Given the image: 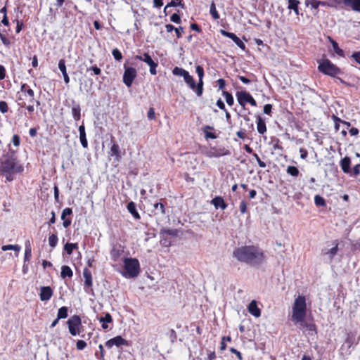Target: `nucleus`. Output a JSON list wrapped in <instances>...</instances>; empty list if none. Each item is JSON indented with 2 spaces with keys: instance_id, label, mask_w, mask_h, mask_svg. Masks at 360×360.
Wrapping results in <instances>:
<instances>
[{
  "instance_id": "obj_1",
  "label": "nucleus",
  "mask_w": 360,
  "mask_h": 360,
  "mask_svg": "<svg viewBox=\"0 0 360 360\" xmlns=\"http://www.w3.org/2000/svg\"><path fill=\"white\" fill-rule=\"evenodd\" d=\"M233 256L238 261L251 266L260 265L264 260L263 251L255 245H245L237 248L233 250Z\"/></svg>"
},
{
  "instance_id": "obj_2",
  "label": "nucleus",
  "mask_w": 360,
  "mask_h": 360,
  "mask_svg": "<svg viewBox=\"0 0 360 360\" xmlns=\"http://www.w3.org/2000/svg\"><path fill=\"white\" fill-rule=\"evenodd\" d=\"M24 170L22 165L13 155L7 154L0 160V171L21 173Z\"/></svg>"
},
{
  "instance_id": "obj_3",
  "label": "nucleus",
  "mask_w": 360,
  "mask_h": 360,
  "mask_svg": "<svg viewBox=\"0 0 360 360\" xmlns=\"http://www.w3.org/2000/svg\"><path fill=\"white\" fill-rule=\"evenodd\" d=\"M306 300L303 296H298L295 299L292 307V320L294 322L301 321L306 316Z\"/></svg>"
},
{
  "instance_id": "obj_4",
  "label": "nucleus",
  "mask_w": 360,
  "mask_h": 360,
  "mask_svg": "<svg viewBox=\"0 0 360 360\" xmlns=\"http://www.w3.org/2000/svg\"><path fill=\"white\" fill-rule=\"evenodd\" d=\"M319 66L318 70L320 72L332 77H336L337 75L342 74L341 70L334 65L328 59H321L318 60Z\"/></svg>"
},
{
  "instance_id": "obj_5",
  "label": "nucleus",
  "mask_w": 360,
  "mask_h": 360,
  "mask_svg": "<svg viewBox=\"0 0 360 360\" xmlns=\"http://www.w3.org/2000/svg\"><path fill=\"white\" fill-rule=\"evenodd\" d=\"M124 269L127 274L125 277L134 278L136 277L140 271V265L137 259L135 258H126L124 261Z\"/></svg>"
},
{
  "instance_id": "obj_6",
  "label": "nucleus",
  "mask_w": 360,
  "mask_h": 360,
  "mask_svg": "<svg viewBox=\"0 0 360 360\" xmlns=\"http://www.w3.org/2000/svg\"><path fill=\"white\" fill-rule=\"evenodd\" d=\"M236 97L238 103L243 108H245L246 103H249L252 106L257 105L256 101L249 93L246 91H238L236 93Z\"/></svg>"
},
{
  "instance_id": "obj_7",
  "label": "nucleus",
  "mask_w": 360,
  "mask_h": 360,
  "mask_svg": "<svg viewBox=\"0 0 360 360\" xmlns=\"http://www.w3.org/2000/svg\"><path fill=\"white\" fill-rule=\"evenodd\" d=\"M70 333L75 336L79 333V327L81 326V319L79 316L75 315L68 321Z\"/></svg>"
},
{
  "instance_id": "obj_8",
  "label": "nucleus",
  "mask_w": 360,
  "mask_h": 360,
  "mask_svg": "<svg viewBox=\"0 0 360 360\" xmlns=\"http://www.w3.org/2000/svg\"><path fill=\"white\" fill-rule=\"evenodd\" d=\"M124 72L123 75V82L127 86L130 87L134 79L136 77V70L134 68L124 66Z\"/></svg>"
},
{
  "instance_id": "obj_9",
  "label": "nucleus",
  "mask_w": 360,
  "mask_h": 360,
  "mask_svg": "<svg viewBox=\"0 0 360 360\" xmlns=\"http://www.w3.org/2000/svg\"><path fill=\"white\" fill-rule=\"evenodd\" d=\"M136 58L139 60L143 61L148 65L150 67V73L153 75L157 74L156 68L158 67V63L155 62L151 56L148 53H145L143 56H136Z\"/></svg>"
},
{
  "instance_id": "obj_10",
  "label": "nucleus",
  "mask_w": 360,
  "mask_h": 360,
  "mask_svg": "<svg viewBox=\"0 0 360 360\" xmlns=\"http://www.w3.org/2000/svg\"><path fill=\"white\" fill-rule=\"evenodd\" d=\"M196 73L198 75L199 80L197 84L196 94L198 96H201L203 92V77H204V70L200 65H197L195 68Z\"/></svg>"
},
{
  "instance_id": "obj_11",
  "label": "nucleus",
  "mask_w": 360,
  "mask_h": 360,
  "mask_svg": "<svg viewBox=\"0 0 360 360\" xmlns=\"http://www.w3.org/2000/svg\"><path fill=\"white\" fill-rule=\"evenodd\" d=\"M114 345L117 347H120L122 345L128 346V342L121 336L118 335L110 339L105 342V346L108 348H111Z\"/></svg>"
},
{
  "instance_id": "obj_12",
  "label": "nucleus",
  "mask_w": 360,
  "mask_h": 360,
  "mask_svg": "<svg viewBox=\"0 0 360 360\" xmlns=\"http://www.w3.org/2000/svg\"><path fill=\"white\" fill-rule=\"evenodd\" d=\"M220 32L223 36L229 37L231 39H232L239 48H240L243 50H245V44L234 33L229 32L224 30H221Z\"/></svg>"
},
{
  "instance_id": "obj_13",
  "label": "nucleus",
  "mask_w": 360,
  "mask_h": 360,
  "mask_svg": "<svg viewBox=\"0 0 360 360\" xmlns=\"http://www.w3.org/2000/svg\"><path fill=\"white\" fill-rule=\"evenodd\" d=\"M335 246L330 249H323L321 251L322 255L328 256V259L331 261L335 255L337 254L338 250V243L337 240L333 242Z\"/></svg>"
},
{
  "instance_id": "obj_14",
  "label": "nucleus",
  "mask_w": 360,
  "mask_h": 360,
  "mask_svg": "<svg viewBox=\"0 0 360 360\" xmlns=\"http://www.w3.org/2000/svg\"><path fill=\"white\" fill-rule=\"evenodd\" d=\"M53 295V290L49 286H43L40 288V299L41 301L49 300Z\"/></svg>"
},
{
  "instance_id": "obj_15",
  "label": "nucleus",
  "mask_w": 360,
  "mask_h": 360,
  "mask_svg": "<svg viewBox=\"0 0 360 360\" xmlns=\"http://www.w3.org/2000/svg\"><path fill=\"white\" fill-rule=\"evenodd\" d=\"M296 323H300V327L301 329H306L308 330V334L310 335H313L316 333V326L313 323H307L304 319L301 321H297Z\"/></svg>"
},
{
  "instance_id": "obj_16",
  "label": "nucleus",
  "mask_w": 360,
  "mask_h": 360,
  "mask_svg": "<svg viewBox=\"0 0 360 360\" xmlns=\"http://www.w3.org/2000/svg\"><path fill=\"white\" fill-rule=\"evenodd\" d=\"M109 153L110 155L115 156V161L120 162L121 160L122 153L118 144L114 143L110 148V152Z\"/></svg>"
},
{
  "instance_id": "obj_17",
  "label": "nucleus",
  "mask_w": 360,
  "mask_h": 360,
  "mask_svg": "<svg viewBox=\"0 0 360 360\" xmlns=\"http://www.w3.org/2000/svg\"><path fill=\"white\" fill-rule=\"evenodd\" d=\"M249 312L254 316L255 317H259L261 315V310L258 308L257 302L255 300H252L250 302L248 307Z\"/></svg>"
},
{
  "instance_id": "obj_18",
  "label": "nucleus",
  "mask_w": 360,
  "mask_h": 360,
  "mask_svg": "<svg viewBox=\"0 0 360 360\" xmlns=\"http://www.w3.org/2000/svg\"><path fill=\"white\" fill-rule=\"evenodd\" d=\"M79 132L81 144L84 148H86L88 147V141L86 136L85 127L84 124L79 127Z\"/></svg>"
},
{
  "instance_id": "obj_19",
  "label": "nucleus",
  "mask_w": 360,
  "mask_h": 360,
  "mask_svg": "<svg viewBox=\"0 0 360 360\" xmlns=\"http://www.w3.org/2000/svg\"><path fill=\"white\" fill-rule=\"evenodd\" d=\"M343 4L346 6H350L353 11L360 13V0H343Z\"/></svg>"
},
{
  "instance_id": "obj_20",
  "label": "nucleus",
  "mask_w": 360,
  "mask_h": 360,
  "mask_svg": "<svg viewBox=\"0 0 360 360\" xmlns=\"http://www.w3.org/2000/svg\"><path fill=\"white\" fill-rule=\"evenodd\" d=\"M211 202L216 209L221 208L222 210H225L227 206L224 199L219 196L214 198Z\"/></svg>"
},
{
  "instance_id": "obj_21",
  "label": "nucleus",
  "mask_w": 360,
  "mask_h": 360,
  "mask_svg": "<svg viewBox=\"0 0 360 360\" xmlns=\"http://www.w3.org/2000/svg\"><path fill=\"white\" fill-rule=\"evenodd\" d=\"M351 160L348 157H345L340 160V167L344 173L348 174L350 172Z\"/></svg>"
},
{
  "instance_id": "obj_22",
  "label": "nucleus",
  "mask_w": 360,
  "mask_h": 360,
  "mask_svg": "<svg viewBox=\"0 0 360 360\" xmlns=\"http://www.w3.org/2000/svg\"><path fill=\"white\" fill-rule=\"evenodd\" d=\"M155 215L160 214L164 216L165 214V207L162 202H156L153 204V210L152 211Z\"/></svg>"
},
{
  "instance_id": "obj_23",
  "label": "nucleus",
  "mask_w": 360,
  "mask_h": 360,
  "mask_svg": "<svg viewBox=\"0 0 360 360\" xmlns=\"http://www.w3.org/2000/svg\"><path fill=\"white\" fill-rule=\"evenodd\" d=\"M257 129L259 134H264L266 131V127L265 122L259 116H257Z\"/></svg>"
},
{
  "instance_id": "obj_24",
  "label": "nucleus",
  "mask_w": 360,
  "mask_h": 360,
  "mask_svg": "<svg viewBox=\"0 0 360 360\" xmlns=\"http://www.w3.org/2000/svg\"><path fill=\"white\" fill-rule=\"evenodd\" d=\"M288 8L292 10L296 15H300L299 4H300L299 0H288Z\"/></svg>"
},
{
  "instance_id": "obj_25",
  "label": "nucleus",
  "mask_w": 360,
  "mask_h": 360,
  "mask_svg": "<svg viewBox=\"0 0 360 360\" xmlns=\"http://www.w3.org/2000/svg\"><path fill=\"white\" fill-rule=\"evenodd\" d=\"M58 68L59 70H60V72H62L63 75V78H64V81L66 84L69 83L70 82V78H69V76L66 72V66H65V60L63 59H61L59 60V63H58Z\"/></svg>"
},
{
  "instance_id": "obj_26",
  "label": "nucleus",
  "mask_w": 360,
  "mask_h": 360,
  "mask_svg": "<svg viewBox=\"0 0 360 360\" xmlns=\"http://www.w3.org/2000/svg\"><path fill=\"white\" fill-rule=\"evenodd\" d=\"M127 210H128L129 212L131 213V215L136 219H140V215H139V212L136 210V205L135 202H134L132 201L129 202L127 204Z\"/></svg>"
},
{
  "instance_id": "obj_27",
  "label": "nucleus",
  "mask_w": 360,
  "mask_h": 360,
  "mask_svg": "<svg viewBox=\"0 0 360 360\" xmlns=\"http://www.w3.org/2000/svg\"><path fill=\"white\" fill-rule=\"evenodd\" d=\"M184 79L191 89L196 91L197 85L193 77L191 75H190L189 72L186 75H185Z\"/></svg>"
},
{
  "instance_id": "obj_28",
  "label": "nucleus",
  "mask_w": 360,
  "mask_h": 360,
  "mask_svg": "<svg viewBox=\"0 0 360 360\" xmlns=\"http://www.w3.org/2000/svg\"><path fill=\"white\" fill-rule=\"evenodd\" d=\"M83 276L85 278L84 285L87 287H91L92 285V277L91 271L85 268L83 271Z\"/></svg>"
},
{
  "instance_id": "obj_29",
  "label": "nucleus",
  "mask_w": 360,
  "mask_h": 360,
  "mask_svg": "<svg viewBox=\"0 0 360 360\" xmlns=\"http://www.w3.org/2000/svg\"><path fill=\"white\" fill-rule=\"evenodd\" d=\"M29 100L30 97H25V96L22 94H19L18 98V104L21 108H25L26 107V105L34 103V101H29Z\"/></svg>"
},
{
  "instance_id": "obj_30",
  "label": "nucleus",
  "mask_w": 360,
  "mask_h": 360,
  "mask_svg": "<svg viewBox=\"0 0 360 360\" xmlns=\"http://www.w3.org/2000/svg\"><path fill=\"white\" fill-rule=\"evenodd\" d=\"M73 275V272L70 266L64 265L61 267L60 276L62 278H65L66 277L71 278Z\"/></svg>"
},
{
  "instance_id": "obj_31",
  "label": "nucleus",
  "mask_w": 360,
  "mask_h": 360,
  "mask_svg": "<svg viewBox=\"0 0 360 360\" xmlns=\"http://www.w3.org/2000/svg\"><path fill=\"white\" fill-rule=\"evenodd\" d=\"M328 39L332 44L335 53L338 54L339 56L344 57V51L339 47L338 44L330 37H328Z\"/></svg>"
},
{
  "instance_id": "obj_32",
  "label": "nucleus",
  "mask_w": 360,
  "mask_h": 360,
  "mask_svg": "<svg viewBox=\"0 0 360 360\" xmlns=\"http://www.w3.org/2000/svg\"><path fill=\"white\" fill-rule=\"evenodd\" d=\"M72 114L74 120L78 121L81 118V108L79 104L74 105L72 108Z\"/></svg>"
},
{
  "instance_id": "obj_33",
  "label": "nucleus",
  "mask_w": 360,
  "mask_h": 360,
  "mask_svg": "<svg viewBox=\"0 0 360 360\" xmlns=\"http://www.w3.org/2000/svg\"><path fill=\"white\" fill-rule=\"evenodd\" d=\"M230 155V151L225 148L217 150L215 152L212 153L210 155V157L218 158L223 155Z\"/></svg>"
},
{
  "instance_id": "obj_34",
  "label": "nucleus",
  "mask_w": 360,
  "mask_h": 360,
  "mask_svg": "<svg viewBox=\"0 0 360 360\" xmlns=\"http://www.w3.org/2000/svg\"><path fill=\"white\" fill-rule=\"evenodd\" d=\"M31 257H32V249H31L30 242L27 241L25 244V257H24L25 262L30 261Z\"/></svg>"
},
{
  "instance_id": "obj_35",
  "label": "nucleus",
  "mask_w": 360,
  "mask_h": 360,
  "mask_svg": "<svg viewBox=\"0 0 360 360\" xmlns=\"http://www.w3.org/2000/svg\"><path fill=\"white\" fill-rule=\"evenodd\" d=\"M68 308L67 307H60L58 309V314H57L58 319L67 318L68 316Z\"/></svg>"
},
{
  "instance_id": "obj_36",
  "label": "nucleus",
  "mask_w": 360,
  "mask_h": 360,
  "mask_svg": "<svg viewBox=\"0 0 360 360\" xmlns=\"http://www.w3.org/2000/svg\"><path fill=\"white\" fill-rule=\"evenodd\" d=\"M172 73L174 75L184 77L185 75H186L188 73V72L181 68L175 67L172 70Z\"/></svg>"
},
{
  "instance_id": "obj_37",
  "label": "nucleus",
  "mask_w": 360,
  "mask_h": 360,
  "mask_svg": "<svg viewBox=\"0 0 360 360\" xmlns=\"http://www.w3.org/2000/svg\"><path fill=\"white\" fill-rule=\"evenodd\" d=\"M21 248L18 245H3L1 247V250L3 251H7V250H14L17 252H18L20 250Z\"/></svg>"
},
{
  "instance_id": "obj_38",
  "label": "nucleus",
  "mask_w": 360,
  "mask_h": 360,
  "mask_svg": "<svg viewBox=\"0 0 360 360\" xmlns=\"http://www.w3.org/2000/svg\"><path fill=\"white\" fill-rule=\"evenodd\" d=\"M76 248H77V243H67L64 245V250L68 255H71L72 253L73 250L76 249Z\"/></svg>"
},
{
  "instance_id": "obj_39",
  "label": "nucleus",
  "mask_w": 360,
  "mask_h": 360,
  "mask_svg": "<svg viewBox=\"0 0 360 360\" xmlns=\"http://www.w3.org/2000/svg\"><path fill=\"white\" fill-rule=\"evenodd\" d=\"M287 173L292 176H297L299 175V169L295 166H288L287 167Z\"/></svg>"
},
{
  "instance_id": "obj_40",
  "label": "nucleus",
  "mask_w": 360,
  "mask_h": 360,
  "mask_svg": "<svg viewBox=\"0 0 360 360\" xmlns=\"http://www.w3.org/2000/svg\"><path fill=\"white\" fill-rule=\"evenodd\" d=\"M314 202L316 206H326V200L324 198L319 195H316L314 197Z\"/></svg>"
},
{
  "instance_id": "obj_41",
  "label": "nucleus",
  "mask_w": 360,
  "mask_h": 360,
  "mask_svg": "<svg viewBox=\"0 0 360 360\" xmlns=\"http://www.w3.org/2000/svg\"><path fill=\"white\" fill-rule=\"evenodd\" d=\"M58 240V236L56 234L51 235L49 238V245L52 248H55L57 245Z\"/></svg>"
},
{
  "instance_id": "obj_42",
  "label": "nucleus",
  "mask_w": 360,
  "mask_h": 360,
  "mask_svg": "<svg viewBox=\"0 0 360 360\" xmlns=\"http://www.w3.org/2000/svg\"><path fill=\"white\" fill-rule=\"evenodd\" d=\"M210 14L212 15V18L214 19V20H217L219 18V15L218 14L217 10H216V6H215V4L214 2H212L210 5Z\"/></svg>"
},
{
  "instance_id": "obj_43",
  "label": "nucleus",
  "mask_w": 360,
  "mask_h": 360,
  "mask_svg": "<svg viewBox=\"0 0 360 360\" xmlns=\"http://www.w3.org/2000/svg\"><path fill=\"white\" fill-rule=\"evenodd\" d=\"M223 95L226 98V101L229 105H232L233 104V98L232 95L229 93L228 91H223Z\"/></svg>"
},
{
  "instance_id": "obj_44",
  "label": "nucleus",
  "mask_w": 360,
  "mask_h": 360,
  "mask_svg": "<svg viewBox=\"0 0 360 360\" xmlns=\"http://www.w3.org/2000/svg\"><path fill=\"white\" fill-rule=\"evenodd\" d=\"M22 95L25 96V97H30L29 101H34V91L31 89H28Z\"/></svg>"
},
{
  "instance_id": "obj_45",
  "label": "nucleus",
  "mask_w": 360,
  "mask_h": 360,
  "mask_svg": "<svg viewBox=\"0 0 360 360\" xmlns=\"http://www.w3.org/2000/svg\"><path fill=\"white\" fill-rule=\"evenodd\" d=\"M161 233L163 234H167V235H169L172 236H177V235H178V231L176 229L162 230Z\"/></svg>"
},
{
  "instance_id": "obj_46",
  "label": "nucleus",
  "mask_w": 360,
  "mask_h": 360,
  "mask_svg": "<svg viewBox=\"0 0 360 360\" xmlns=\"http://www.w3.org/2000/svg\"><path fill=\"white\" fill-rule=\"evenodd\" d=\"M112 54L116 60H120L122 58V53L117 49H112Z\"/></svg>"
},
{
  "instance_id": "obj_47",
  "label": "nucleus",
  "mask_w": 360,
  "mask_h": 360,
  "mask_svg": "<svg viewBox=\"0 0 360 360\" xmlns=\"http://www.w3.org/2000/svg\"><path fill=\"white\" fill-rule=\"evenodd\" d=\"M2 174L5 175L6 179L8 181H11L14 179V174L16 173L11 172H1Z\"/></svg>"
},
{
  "instance_id": "obj_48",
  "label": "nucleus",
  "mask_w": 360,
  "mask_h": 360,
  "mask_svg": "<svg viewBox=\"0 0 360 360\" xmlns=\"http://www.w3.org/2000/svg\"><path fill=\"white\" fill-rule=\"evenodd\" d=\"M100 322L101 323H110L112 322V316L109 313H106L105 316L101 317L99 319Z\"/></svg>"
},
{
  "instance_id": "obj_49",
  "label": "nucleus",
  "mask_w": 360,
  "mask_h": 360,
  "mask_svg": "<svg viewBox=\"0 0 360 360\" xmlns=\"http://www.w3.org/2000/svg\"><path fill=\"white\" fill-rule=\"evenodd\" d=\"M8 110V104L6 101H0V112L2 113H6Z\"/></svg>"
},
{
  "instance_id": "obj_50",
  "label": "nucleus",
  "mask_w": 360,
  "mask_h": 360,
  "mask_svg": "<svg viewBox=\"0 0 360 360\" xmlns=\"http://www.w3.org/2000/svg\"><path fill=\"white\" fill-rule=\"evenodd\" d=\"M72 214V210L71 208H65L63 210L61 214V219H65L66 216L71 215Z\"/></svg>"
},
{
  "instance_id": "obj_51",
  "label": "nucleus",
  "mask_w": 360,
  "mask_h": 360,
  "mask_svg": "<svg viewBox=\"0 0 360 360\" xmlns=\"http://www.w3.org/2000/svg\"><path fill=\"white\" fill-rule=\"evenodd\" d=\"M178 5H181V4L179 2V3H176L174 1H170L169 3H168L166 6L164 8V13L167 15V9L169 8V7H175Z\"/></svg>"
},
{
  "instance_id": "obj_52",
  "label": "nucleus",
  "mask_w": 360,
  "mask_h": 360,
  "mask_svg": "<svg viewBox=\"0 0 360 360\" xmlns=\"http://www.w3.org/2000/svg\"><path fill=\"white\" fill-rule=\"evenodd\" d=\"M170 20L174 23H180L181 17L178 13H174L171 15Z\"/></svg>"
},
{
  "instance_id": "obj_53",
  "label": "nucleus",
  "mask_w": 360,
  "mask_h": 360,
  "mask_svg": "<svg viewBox=\"0 0 360 360\" xmlns=\"http://www.w3.org/2000/svg\"><path fill=\"white\" fill-rule=\"evenodd\" d=\"M77 349L82 350L86 347V343L84 340H78L76 344Z\"/></svg>"
},
{
  "instance_id": "obj_54",
  "label": "nucleus",
  "mask_w": 360,
  "mask_h": 360,
  "mask_svg": "<svg viewBox=\"0 0 360 360\" xmlns=\"http://www.w3.org/2000/svg\"><path fill=\"white\" fill-rule=\"evenodd\" d=\"M253 156L255 158V160H257V162L260 167H262V168L266 167V163L261 160V159L259 158V156L257 155V153H253Z\"/></svg>"
},
{
  "instance_id": "obj_55",
  "label": "nucleus",
  "mask_w": 360,
  "mask_h": 360,
  "mask_svg": "<svg viewBox=\"0 0 360 360\" xmlns=\"http://www.w3.org/2000/svg\"><path fill=\"white\" fill-rule=\"evenodd\" d=\"M12 143L15 146L18 147L20 145V136L18 134H14L12 138Z\"/></svg>"
},
{
  "instance_id": "obj_56",
  "label": "nucleus",
  "mask_w": 360,
  "mask_h": 360,
  "mask_svg": "<svg viewBox=\"0 0 360 360\" xmlns=\"http://www.w3.org/2000/svg\"><path fill=\"white\" fill-rule=\"evenodd\" d=\"M147 116H148V120H153L155 119V110H154L153 108H149Z\"/></svg>"
},
{
  "instance_id": "obj_57",
  "label": "nucleus",
  "mask_w": 360,
  "mask_h": 360,
  "mask_svg": "<svg viewBox=\"0 0 360 360\" xmlns=\"http://www.w3.org/2000/svg\"><path fill=\"white\" fill-rule=\"evenodd\" d=\"M240 211L242 214H244L247 212V203L244 200L240 202Z\"/></svg>"
},
{
  "instance_id": "obj_58",
  "label": "nucleus",
  "mask_w": 360,
  "mask_h": 360,
  "mask_svg": "<svg viewBox=\"0 0 360 360\" xmlns=\"http://www.w3.org/2000/svg\"><path fill=\"white\" fill-rule=\"evenodd\" d=\"M0 39L5 46H8L10 45V41L1 33H0Z\"/></svg>"
},
{
  "instance_id": "obj_59",
  "label": "nucleus",
  "mask_w": 360,
  "mask_h": 360,
  "mask_svg": "<svg viewBox=\"0 0 360 360\" xmlns=\"http://www.w3.org/2000/svg\"><path fill=\"white\" fill-rule=\"evenodd\" d=\"M88 71L89 70H91L94 72V73L96 75H98L101 74V70L99 68H98L97 66H91V68H88L87 70Z\"/></svg>"
},
{
  "instance_id": "obj_60",
  "label": "nucleus",
  "mask_w": 360,
  "mask_h": 360,
  "mask_svg": "<svg viewBox=\"0 0 360 360\" xmlns=\"http://www.w3.org/2000/svg\"><path fill=\"white\" fill-rule=\"evenodd\" d=\"M230 352L231 353H233V354H235L236 356H237L238 360H243V357H242L241 353L240 352H238L236 349L231 348L230 349Z\"/></svg>"
},
{
  "instance_id": "obj_61",
  "label": "nucleus",
  "mask_w": 360,
  "mask_h": 360,
  "mask_svg": "<svg viewBox=\"0 0 360 360\" xmlns=\"http://www.w3.org/2000/svg\"><path fill=\"white\" fill-rule=\"evenodd\" d=\"M174 31L176 32V37L179 39L181 37L182 32H184V28L182 27H179L175 28Z\"/></svg>"
},
{
  "instance_id": "obj_62",
  "label": "nucleus",
  "mask_w": 360,
  "mask_h": 360,
  "mask_svg": "<svg viewBox=\"0 0 360 360\" xmlns=\"http://www.w3.org/2000/svg\"><path fill=\"white\" fill-rule=\"evenodd\" d=\"M216 105H217V107L219 108H220L221 110H223L224 111H226V108H225V104L224 103L221 101V98L218 99L217 101V103Z\"/></svg>"
},
{
  "instance_id": "obj_63",
  "label": "nucleus",
  "mask_w": 360,
  "mask_h": 360,
  "mask_svg": "<svg viewBox=\"0 0 360 360\" xmlns=\"http://www.w3.org/2000/svg\"><path fill=\"white\" fill-rule=\"evenodd\" d=\"M271 108H272V105L271 104H266L264 106V112L265 114H267V115H269L271 112Z\"/></svg>"
},
{
  "instance_id": "obj_64",
  "label": "nucleus",
  "mask_w": 360,
  "mask_h": 360,
  "mask_svg": "<svg viewBox=\"0 0 360 360\" xmlns=\"http://www.w3.org/2000/svg\"><path fill=\"white\" fill-rule=\"evenodd\" d=\"M352 57L360 65V51L354 52Z\"/></svg>"
}]
</instances>
